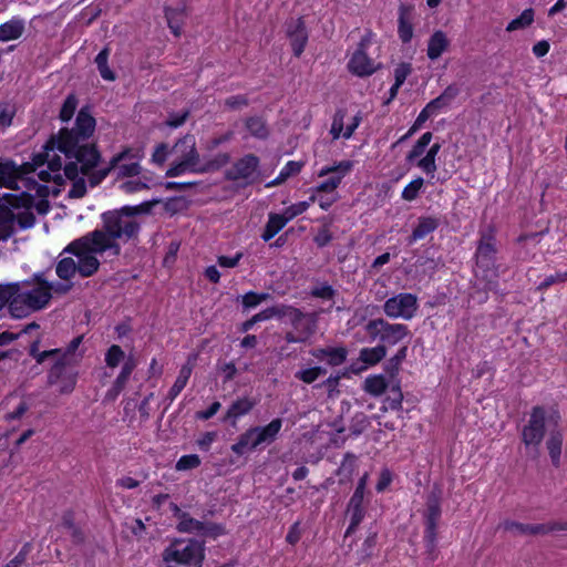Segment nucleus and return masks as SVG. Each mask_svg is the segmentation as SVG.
<instances>
[{"label":"nucleus","mask_w":567,"mask_h":567,"mask_svg":"<svg viewBox=\"0 0 567 567\" xmlns=\"http://www.w3.org/2000/svg\"><path fill=\"white\" fill-rule=\"evenodd\" d=\"M374 34L369 31L357 45V76H370L382 68L375 60L380 56V47L373 42Z\"/></svg>","instance_id":"nucleus-13"},{"label":"nucleus","mask_w":567,"mask_h":567,"mask_svg":"<svg viewBox=\"0 0 567 567\" xmlns=\"http://www.w3.org/2000/svg\"><path fill=\"white\" fill-rule=\"evenodd\" d=\"M125 353L117 344L111 346L105 353V363L109 368H116L124 359Z\"/></svg>","instance_id":"nucleus-50"},{"label":"nucleus","mask_w":567,"mask_h":567,"mask_svg":"<svg viewBox=\"0 0 567 567\" xmlns=\"http://www.w3.org/2000/svg\"><path fill=\"white\" fill-rule=\"evenodd\" d=\"M450 42L446 38V34L437 30L435 31L429 39L427 42V56L430 60L434 61L439 59L442 53L447 49Z\"/></svg>","instance_id":"nucleus-29"},{"label":"nucleus","mask_w":567,"mask_h":567,"mask_svg":"<svg viewBox=\"0 0 567 567\" xmlns=\"http://www.w3.org/2000/svg\"><path fill=\"white\" fill-rule=\"evenodd\" d=\"M200 465V458L197 454L183 455L176 463L177 471H188Z\"/></svg>","instance_id":"nucleus-52"},{"label":"nucleus","mask_w":567,"mask_h":567,"mask_svg":"<svg viewBox=\"0 0 567 567\" xmlns=\"http://www.w3.org/2000/svg\"><path fill=\"white\" fill-rule=\"evenodd\" d=\"M310 295L316 298L330 300V299H332V297L334 295V290L332 289V287L330 285L321 284L319 286L313 287L311 289Z\"/></svg>","instance_id":"nucleus-63"},{"label":"nucleus","mask_w":567,"mask_h":567,"mask_svg":"<svg viewBox=\"0 0 567 567\" xmlns=\"http://www.w3.org/2000/svg\"><path fill=\"white\" fill-rule=\"evenodd\" d=\"M205 543L196 538H175L163 550L164 563H175L185 567H203L205 559Z\"/></svg>","instance_id":"nucleus-9"},{"label":"nucleus","mask_w":567,"mask_h":567,"mask_svg":"<svg viewBox=\"0 0 567 567\" xmlns=\"http://www.w3.org/2000/svg\"><path fill=\"white\" fill-rule=\"evenodd\" d=\"M357 326H360V329L357 331V341L365 343L378 341V344H383L385 348L388 346H395L411 337L406 324L390 323L383 318L362 319Z\"/></svg>","instance_id":"nucleus-5"},{"label":"nucleus","mask_w":567,"mask_h":567,"mask_svg":"<svg viewBox=\"0 0 567 567\" xmlns=\"http://www.w3.org/2000/svg\"><path fill=\"white\" fill-rule=\"evenodd\" d=\"M102 246L103 244L90 231L70 243L63 252H69L78 258V274L87 278L96 274L100 268L97 255L107 254L110 256V249Z\"/></svg>","instance_id":"nucleus-6"},{"label":"nucleus","mask_w":567,"mask_h":567,"mask_svg":"<svg viewBox=\"0 0 567 567\" xmlns=\"http://www.w3.org/2000/svg\"><path fill=\"white\" fill-rule=\"evenodd\" d=\"M417 298L410 292H401L389 298L383 305L384 313L392 319H412L417 311Z\"/></svg>","instance_id":"nucleus-15"},{"label":"nucleus","mask_w":567,"mask_h":567,"mask_svg":"<svg viewBox=\"0 0 567 567\" xmlns=\"http://www.w3.org/2000/svg\"><path fill=\"white\" fill-rule=\"evenodd\" d=\"M496 229L493 225L480 229V239L477 245H496Z\"/></svg>","instance_id":"nucleus-57"},{"label":"nucleus","mask_w":567,"mask_h":567,"mask_svg":"<svg viewBox=\"0 0 567 567\" xmlns=\"http://www.w3.org/2000/svg\"><path fill=\"white\" fill-rule=\"evenodd\" d=\"M204 523L205 522L192 517L189 513H186V515L183 516L182 520L177 523L176 529L179 533L196 534L200 536L202 529L204 528Z\"/></svg>","instance_id":"nucleus-39"},{"label":"nucleus","mask_w":567,"mask_h":567,"mask_svg":"<svg viewBox=\"0 0 567 567\" xmlns=\"http://www.w3.org/2000/svg\"><path fill=\"white\" fill-rule=\"evenodd\" d=\"M442 489L435 485L426 496L424 519V547L425 559L433 563L439 555L437 550V524L442 516L441 508Z\"/></svg>","instance_id":"nucleus-8"},{"label":"nucleus","mask_w":567,"mask_h":567,"mask_svg":"<svg viewBox=\"0 0 567 567\" xmlns=\"http://www.w3.org/2000/svg\"><path fill=\"white\" fill-rule=\"evenodd\" d=\"M140 158V151L133 152L130 148H125L113 156L106 167L89 174L90 186H97L113 169H116L118 178L135 177L140 175L142 171L138 163Z\"/></svg>","instance_id":"nucleus-11"},{"label":"nucleus","mask_w":567,"mask_h":567,"mask_svg":"<svg viewBox=\"0 0 567 567\" xmlns=\"http://www.w3.org/2000/svg\"><path fill=\"white\" fill-rule=\"evenodd\" d=\"M95 130V118L84 109L76 115L73 128H61L58 134L52 135L45 144V151L33 157L35 165L48 164L49 171H40L39 177L44 182L62 179V159L54 153L55 150L63 153L66 158L80 163L81 174L89 175L101 159L96 145L90 141Z\"/></svg>","instance_id":"nucleus-1"},{"label":"nucleus","mask_w":567,"mask_h":567,"mask_svg":"<svg viewBox=\"0 0 567 567\" xmlns=\"http://www.w3.org/2000/svg\"><path fill=\"white\" fill-rule=\"evenodd\" d=\"M496 255V245H477L475 251L477 267L483 270H489L495 266Z\"/></svg>","instance_id":"nucleus-27"},{"label":"nucleus","mask_w":567,"mask_h":567,"mask_svg":"<svg viewBox=\"0 0 567 567\" xmlns=\"http://www.w3.org/2000/svg\"><path fill=\"white\" fill-rule=\"evenodd\" d=\"M412 72V66L410 63L402 62L394 69V82L402 84L405 82L406 78Z\"/></svg>","instance_id":"nucleus-64"},{"label":"nucleus","mask_w":567,"mask_h":567,"mask_svg":"<svg viewBox=\"0 0 567 567\" xmlns=\"http://www.w3.org/2000/svg\"><path fill=\"white\" fill-rule=\"evenodd\" d=\"M120 188L126 194H132V193H136V192L143 190V189H148L150 186H148L147 182H143L141 179H134V181L124 182L123 184H121Z\"/></svg>","instance_id":"nucleus-61"},{"label":"nucleus","mask_w":567,"mask_h":567,"mask_svg":"<svg viewBox=\"0 0 567 567\" xmlns=\"http://www.w3.org/2000/svg\"><path fill=\"white\" fill-rule=\"evenodd\" d=\"M386 353L388 348L383 347V344H377L372 348H362L359 352V357H357V363L361 364L357 367V373L377 365L386 357Z\"/></svg>","instance_id":"nucleus-23"},{"label":"nucleus","mask_w":567,"mask_h":567,"mask_svg":"<svg viewBox=\"0 0 567 567\" xmlns=\"http://www.w3.org/2000/svg\"><path fill=\"white\" fill-rule=\"evenodd\" d=\"M75 367L76 364L55 359L48 373V383L50 385L59 384V392L62 394L71 393L78 380Z\"/></svg>","instance_id":"nucleus-16"},{"label":"nucleus","mask_w":567,"mask_h":567,"mask_svg":"<svg viewBox=\"0 0 567 567\" xmlns=\"http://www.w3.org/2000/svg\"><path fill=\"white\" fill-rule=\"evenodd\" d=\"M270 298L269 293H257L254 291H249L243 296V306L245 309L255 308L260 305L262 301H266Z\"/></svg>","instance_id":"nucleus-51"},{"label":"nucleus","mask_w":567,"mask_h":567,"mask_svg":"<svg viewBox=\"0 0 567 567\" xmlns=\"http://www.w3.org/2000/svg\"><path fill=\"white\" fill-rule=\"evenodd\" d=\"M197 358V353L189 354L185 364H183L179 369L178 375L166 395V400H168L169 403H172L186 386L196 364Z\"/></svg>","instance_id":"nucleus-20"},{"label":"nucleus","mask_w":567,"mask_h":567,"mask_svg":"<svg viewBox=\"0 0 567 567\" xmlns=\"http://www.w3.org/2000/svg\"><path fill=\"white\" fill-rule=\"evenodd\" d=\"M347 358L344 348H328L326 362L330 365H340Z\"/></svg>","instance_id":"nucleus-54"},{"label":"nucleus","mask_w":567,"mask_h":567,"mask_svg":"<svg viewBox=\"0 0 567 567\" xmlns=\"http://www.w3.org/2000/svg\"><path fill=\"white\" fill-rule=\"evenodd\" d=\"M534 9H525L519 17L513 19L506 27V31L512 32L519 29H525L534 22Z\"/></svg>","instance_id":"nucleus-44"},{"label":"nucleus","mask_w":567,"mask_h":567,"mask_svg":"<svg viewBox=\"0 0 567 567\" xmlns=\"http://www.w3.org/2000/svg\"><path fill=\"white\" fill-rule=\"evenodd\" d=\"M567 281V271L556 272L555 275L547 276L538 286V291H545L555 284H561Z\"/></svg>","instance_id":"nucleus-55"},{"label":"nucleus","mask_w":567,"mask_h":567,"mask_svg":"<svg viewBox=\"0 0 567 567\" xmlns=\"http://www.w3.org/2000/svg\"><path fill=\"white\" fill-rule=\"evenodd\" d=\"M423 185L424 179L422 177L414 178L403 188L401 197L406 202L416 199Z\"/></svg>","instance_id":"nucleus-46"},{"label":"nucleus","mask_w":567,"mask_h":567,"mask_svg":"<svg viewBox=\"0 0 567 567\" xmlns=\"http://www.w3.org/2000/svg\"><path fill=\"white\" fill-rule=\"evenodd\" d=\"M403 394L399 384L391 386L390 394L386 398L388 405L391 410L402 409Z\"/></svg>","instance_id":"nucleus-53"},{"label":"nucleus","mask_w":567,"mask_h":567,"mask_svg":"<svg viewBox=\"0 0 567 567\" xmlns=\"http://www.w3.org/2000/svg\"><path fill=\"white\" fill-rule=\"evenodd\" d=\"M165 18L167 20L168 28L176 37H178L182 30L184 11L181 9L166 8Z\"/></svg>","instance_id":"nucleus-43"},{"label":"nucleus","mask_w":567,"mask_h":567,"mask_svg":"<svg viewBox=\"0 0 567 567\" xmlns=\"http://www.w3.org/2000/svg\"><path fill=\"white\" fill-rule=\"evenodd\" d=\"M154 202H144L135 206H123L120 209L109 210L101 215L102 228L91 231L102 244L110 249V256L121 255L120 241L127 243L138 237L141 223L138 216L151 212Z\"/></svg>","instance_id":"nucleus-3"},{"label":"nucleus","mask_w":567,"mask_h":567,"mask_svg":"<svg viewBox=\"0 0 567 567\" xmlns=\"http://www.w3.org/2000/svg\"><path fill=\"white\" fill-rule=\"evenodd\" d=\"M255 405H256V401L251 400L247 396L237 399L228 408L227 413H226V419H233L235 422L238 417L249 413L254 409Z\"/></svg>","instance_id":"nucleus-34"},{"label":"nucleus","mask_w":567,"mask_h":567,"mask_svg":"<svg viewBox=\"0 0 567 567\" xmlns=\"http://www.w3.org/2000/svg\"><path fill=\"white\" fill-rule=\"evenodd\" d=\"M19 291L11 303V316L24 318L48 306L52 298V285L43 274H34L32 280L18 281Z\"/></svg>","instance_id":"nucleus-4"},{"label":"nucleus","mask_w":567,"mask_h":567,"mask_svg":"<svg viewBox=\"0 0 567 567\" xmlns=\"http://www.w3.org/2000/svg\"><path fill=\"white\" fill-rule=\"evenodd\" d=\"M76 261L72 257L62 258L55 267V272L62 280H70L78 274Z\"/></svg>","instance_id":"nucleus-40"},{"label":"nucleus","mask_w":567,"mask_h":567,"mask_svg":"<svg viewBox=\"0 0 567 567\" xmlns=\"http://www.w3.org/2000/svg\"><path fill=\"white\" fill-rule=\"evenodd\" d=\"M503 527L505 530L515 535H547L555 532L567 530V522L524 524L515 520H505Z\"/></svg>","instance_id":"nucleus-17"},{"label":"nucleus","mask_w":567,"mask_h":567,"mask_svg":"<svg viewBox=\"0 0 567 567\" xmlns=\"http://www.w3.org/2000/svg\"><path fill=\"white\" fill-rule=\"evenodd\" d=\"M310 206V200L299 202L296 204L290 205L284 210V216L287 218L288 221L297 217L298 215L302 214L308 209Z\"/></svg>","instance_id":"nucleus-56"},{"label":"nucleus","mask_w":567,"mask_h":567,"mask_svg":"<svg viewBox=\"0 0 567 567\" xmlns=\"http://www.w3.org/2000/svg\"><path fill=\"white\" fill-rule=\"evenodd\" d=\"M229 159L230 156L227 153H221L204 165L199 163V168H207L206 172L218 169L226 165L229 162Z\"/></svg>","instance_id":"nucleus-60"},{"label":"nucleus","mask_w":567,"mask_h":567,"mask_svg":"<svg viewBox=\"0 0 567 567\" xmlns=\"http://www.w3.org/2000/svg\"><path fill=\"white\" fill-rule=\"evenodd\" d=\"M225 534V528L220 524L205 522L204 528L202 529L200 536L217 538L220 535Z\"/></svg>","instance_id":"nucleus-58"},{"label":"nucleus","mask_w":567,"mask_h":567,"mask_svg":"<svg viewBox=\"0 0 567 567\" xmlns=\"http://www.w3.org/2000/svg\"><path fill=\"white\" fill-rule=\"evenodd\" d=\"M171 153V150L167 144L161 143L158 144L153 154H152V162L157 165H163Z\"/></svg>","instance_id":"nucleus-62"},{"label":"nucleus","mask_w":567,"mask_h":567,"mask_svg":"<svg viewBox=\"0 0 567 567\" xmlns=\"http://www.w3.org/2000/svg\"><path fill=\"white\" fill-rule=\"evenodd\" d=\"M249 101L246 95H231L224 101V105L229 110H241L248 105Z\"/></svg>","instance_id":"nucleus-59"},{"label":"nucleus","mask_w":567,"mask_h":567,"mask_svg":"<svg viewBox=\"0 0 567 567\" xmlns=\"http://www.w3.org/2000/svg\"><path fill=\"white\" fill-rule=\"evenodd\" d=\"M111 50L106 45L103 48L97 55L94 59V63L96 64V68L99 70V73L101 78L105 81H115L116 74L111 68L109 66V58H110Z\"/></svg>","instance_id":"nucleus-33"},{"label":"nucleus","mask_w":567,"mask_h":567,"mask_svg":"<svg viewBox=\"0 0 567 567\" xmlns=\"http://www.w3.org/2000/svg\"><path fill=\"white\" fill-rule=\"evenodd\" d=\"M78 107V99L74 94H69L64 100L62 107L59 113V118L62 122H68L74 115V112Z\"/></svg>","instance_id":"nucleus-47"},{"label":"nucleus","mask_w":567,"mask_h":567,"mask_svg":"<svg viewBox=\"0 0 567 567\" xmlns=\"http://www.w3.org/2000/svg\"><path fill=\"white\" fill-rule=\"evenodd\" d=\"M354 472V457L352 454L347 453L338 470L340 482L350 481Z\"/></svg>","instance_id":"nucleus-49"},{"label":"nucleus","mask_w":567,"mask_h":567,"mask_svg":"<svg viewBox=\"0 0 567 567\" xmlns=\"http://www.w3.org/2000/svg\"><path fill=\"white\" fill-rule=\"evenodd\" d=\"M458 94V86L451 84L437 97L431 100L425 107L434 115L439 111L449 107Z\"/></svg>","instance_id":"nucleus-25"},{"label":"nucleus","mask_w":567,"mask_h":567,"mask_svg":"<svg viewBox=\"0 0 567 567\" xmlns=\"http://www.w3.org/2000/svg\"><path fill=\"white\" fill-rule=\"evenodd\" d=\"M326 373H327V370L324 368L315 367V368H309V369L298 371L296 373V378L298 380H301L305 383L310 384V383L315 382L320 375H323Z\"/></svg>","instance_id":"nucleus-48"},{"label":"nucleus","mask_w":567,"mask_h":567,"mask_svg":"<svg viewBox=\"0 0 567 567\" xmlns=\"http://www.w3.org/2000/svg\"><path fill=\"white\" fill-rule=\"evenodd\" d=\"M259 157L255 154H246L237 159L226 172V179L246 187L256 183L259 178Z\"/></svg>","instance_id":"nucleus-14"},{"label":"nucleus","mask_w":567,"mask_h":567,"mask_svg":"<svg viewBox=\"0 0 567 567\" xmlns=\"http://www.w3.org/2000/svg\"><path fill=\"white\" fill-rule=\"evenodd\" d=\"M171 153L176 156V161L167 169V177H176L185 172L206 173L207 168H199L200 158L193 134H186L177 140L171 148Z\"/></svg>","instance_id":"nucleus-10"},{"label":"nucleus","mask_w":567,"mask_h":567,"mask_svg":"<svg viewBox=\"0 0 567 567\" xmlns=\"http://www.w3.org/2000/svg\"><path fill=\"white\" fill-rule=\"evenodd\" d=\"M82 341L83 336H78L70 341L65 349H51L40 351V339L37 338L31 342L29 353L39 364L43 363L48 358H54L68 363L78 364L84 354V351H79Z\"/></svg>","instance_id":"nucleus-12"},{"label":"nucleus","mask_w":567,"mask_h":567,"mask_svg":"<svg viewBox=\"0 0 567 567\" xmlns=\"http://www.w3.org/2000/svg\"><path fill=\"white\" fill-rule=\"evenodd\" d=\"M286 33L295 56L299 58L308 42V32L302 18L290 19L286 22Z\"/></svg>","instance_id":"nucleus-19"},{"label":"nucleus","mask_w":567,"mask_h":567,"mask_svg":"<svg viewBox=\"0 0 567 567\" xmlns=\"http://www.w3.org/2000/svg\"><path fill=\"white\" fill-rule=\"evenodd\" d=\"M246 128L249 131L251 136L259 140H266L269 135L266 121L260 116L248 117L246 120Z\"/></svg>","instance_id":"nucleus-38"},{"label":"nucleus","mask_w":567,"mask_h":567,"mask_svg":"<svg viewBox=\"0 0 567 567\" xmlns=\"http://www.w3.org/2000/svg\"><path fill=\"white\" fill-rule=\"evenodd\" d=\"M440 226V219L434 216H420L417 218V223L412 230V234L408 238V244L412 245L413 243L423 239L429 234L433 233Z\"/></svg>","instance_id":"nucleus-24"},{"label":"nucleus","mask_w":567,"mask_h":567,"mask_svg":"<svg viewBox=\"0 0 567 567\" xmlns=\"http://www.w3.org/2000/svg\"><path fill=\"white\" fill-rule=\"evenodd\" d=\"M346 113L342 110H338L333 116L332 125L330 128V134L333 140H337L343 135V137L349 138L354 132V123L347 125L346 131L343 132V120Z\"/></svg>","instance_id":"nucleus-36"},{"label":"nucleus","mask_w":567,"mask_h":567,"mask_svg":"<svg viewBox=\"0 0 567 567\" xmlns=\"http://www.w3.org/2000/svg\"><path fill=\"white\" fill-rule=\"evenodd\" d=\"M432 138L433 134L431 132H425L424 134H422L421 137L413 145L412 150L408 153L406 161L412 163L421 155H423Z\"/></svg>","instance_id":"nucleus-45"},{"label":"nucleus","mask_w":567,"mask_h":567,"mask_svg":"<svg viewBox=\"0 0 567 567\" xmlns=\"http://www.w3.org/2000/svg\"><path fill=\"white\" fill-rule=\"evenodd\" d=\"M80 163H68L64 165V175L72 182L68 196L70 198H82L86 194V182L83 176H79L81 168Z\"/></svg>","instance_id":"nucleus-22"},{"label":"nucleus","mask_w":567,"mask_h":567,"mask_svg":"<svg viewBox=\"0 0 567 567\" xmlns=\"http://www.w3.org/2000/svg\"><path fill=\"white\" fill-rule=\"evenodd\" d=\"M2 207H0V219L10 234L12 226L17 221L20 228L27 229L34 225L35 217L31 212L34 197L27 193L4 194L2 197Z\"/></svg>","instance_id":"nucleus-7"},{"label":"nucleus","mask_w":567,"mask_h":567,"mask_svg":"<svg viewBox=\"0 0 567 567\" xmlns=\"http://www.w3.org/2000/svg\"><path fill=\"white\" fill-rule=\"evenodd\" d=\"M386 388L388 381L383 374L370 375L364 381V390L373 395L382 394Z\"/></svg>","instance_id":"nucleus-41"},{"label":"nucleus","mask_w":567,"mask_h":567,"mask_svg":"<svg viewBox=\"0 0 567 567\" xmlns=\"http://www.w3.org/2000/svg\"><path fill=\"white\" fill-rule=\"evenodd\" d=\"M413 12L412 4L401 3L398 11V35L402 43H410L413 38Z\"/></svg>","instance_id":"nucleus-21"},{"label":"nucleus","mask_w":567,"mask_h":567,"mask_svg":"<svg viewBox=\"0 0 567 567\" xmlns=\"http://www.w3.org/2000/svg\"><path fill=\"white\" fill-rule=\"evenodd\" d=\"M352 169V162L351 161H341L338 164L324 166L319 171V176H327L329 175L328 179L320 183L316 187L317 193H332L338 185L340 184L341 179L350 174Z\"/></svg>","instance_id":"nucleus-18"},{"label":"nucleus","mask_w":567,"mask_h":567,"mask_svg":"<svg viewBox=\"0 0 567 567\" xmlns=\"http://www.w3.org/2000/svg\"><path fill=\"white\" fill-rule=\"evenodd\" d=\"M18 291L19 284H0V310L8 306L9 312L11 313V303L13 302Z\"/></svg>","instance_id":"nucleus-42"},{"label":"nucleus","mask_w":567,"mask_h":567,"mask_svg":"<svg viewBox=\"0 0 567 567\" xmlns=\"http://www.w3.org/2000/svg\"><path fill=\"white\" fill-rule=\"evenodd\" d=\"M272 316L278 318L289 317L296 329L303 326L306 316L297 308L286 305L271 307Z\"/></svg>","instance_id":"nucleus-32"},{"label":"nucleus","mask_w":567,"mask_h":567,"mask_svg":"<svg viewBox=\"0 0 567 567\" xmlns=\"http://www.w3.org/2000/svg\"><path fill=\"white\" fill-rule=\"evenodd\" d=\"M406 355L408 346H403L393 357L386 360L384 363V371L391 379H394L399 374L401 364L406 359Z\"/></svg>","instance_id":"nucleus-37"},{"label":"nucleus","mask_w":567,"mask_h":567,"mask_svg":"<svg viewBox=\"0 0 567 567\" xmlns=\"http://www.w3.org/2000/svg\"><path fill=\"white\" fill-rule=\"evenodd\" d=\"M441 150V144L434 143L426 152L425 156L419 159L416 163L417 167H420L426 175L434 177L436 172V163L435 158Z\"/></svg>","instance_id":"nucleus-35"},{"label":"nucleus","mask_w":567,"mask_h":567,"mask_svg":"<svg viewBox=\"0 0 567 567\" xmlns=\"http://www.w3.org/2000/svg\"><path fill=\"white\" fill-rule=\"evenodd\" d=\"M561 416L558 409L551 408L549 413L543 405L532 408L527 422L519 432L524 455L528 461L537 462L542 456V443L546 435V422L553 425L549 430L546 449L554 467L560 466L564 431L559 426Z\"/></svg>","instance_id":"nucleus-2"},{"label":"nucleus","mask_w":567,"mask_h":567,"mask_svg":"<svg viewBox=\"0 0 567 567\" xmlns=\"http://www.w3.org/2000/svg\"><path fill=\"white\" fill-rule=\"evenodd\" d=\"M25 30L24 21L20 18H13L0 24V42H8L19 39Z\"/></svg>","instance_id":"nucleus-28"},{"label":"nucleus","mask_w":567,"mask_h":567,"mask_svg":"<svg viewBox=\"0 0 567 567\" xmlns=\"http://www.w3.org/2000/svg\"><path fill=\"white\" fill-rule=\"evenodd\" d=\"M259 446L257 442V437L255 435L254 429L250 427L243 434L238 436V440L235 444L231 445V451L241 456L247 452H250Z\"/></svg>","instance_id":"nucleus-30"},{"label":"nucleus","mask_w":567,"mask_h":567,"mask_svg":"<svg viewBox=\"0 0 567 567\" xmlns=\"http://www.w3.org/2000/svg\"><path fill=\"white\" fill-rule=\"evenodd\" d=\"M287 223L288 220L284 214L270 213L268 216V221L261 234L262 240L269 241L287 225Z\"/></svg>","instance_id":"nucleus-31"},{"label":"nucleus","mask_w":567,"mask_h":567,"mask_svg":"<svg viewBox=\"0 0 567 567\" xmlns=\"http://www.w3.org/2000/svg\"><path fill=\"white\" fill-rule=\"evenodd\" d=\"M282 426V420L277 417L274 419L269 424L266 426H254V432L257 437V442L259 443V446L261 444H271L278 433L280 432Z\"/></svg>","instance_id":"nucleus-26"}]
</instances>
